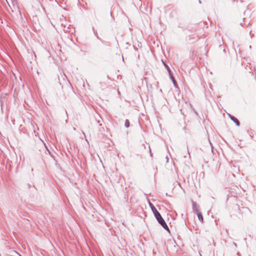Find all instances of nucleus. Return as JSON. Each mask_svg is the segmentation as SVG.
<instances>
[{
    "instance_id": "obj_8",
    "label": "nucleus",
    "mask_w": 256,
    "mask_h": 256,
    "mask_svg": "<svg viewBox=\"0 0 256 256\" xmlns=\"http://www.w3.org/2000/svg\"><path fill=\"white\" fill-rule=\"evenodd\" d=\"M192 209L194 210V211L196 212H198V206H197V204L196 203V202H192Z\"/></svg>"
},
{
    "instance_id": "obj_13",
    "label": "nucleus",
    "mask_w": 256,
    "mask_h": 256,
    "mask_svg": "<svg viewBox=\"0 0 256 256\" xmlns=\"http://www.w3.org/2000/svg\"><path fill=\"white\" fill-rule=\"evenodd\" d=\"M28 188H31L32 186H31V184H28Z\"/></svg>"
},
{
    "instance_id": "obj_1",
    "label": "nucleus",
    "mask_w": 256,
    "mask_h": 256,
    "mask_svg": "<svg viewBox=\"0 0 256 256\" xmlns=\"http://www.w3.org/2000/svg\"><path fill=\"white\" fill-rule=\"evenodd\" d=\"M149 205L158 222L163 218L160 213L151 202H149Z\"/></svg>"
},
{
    "instance_id": "obj_5",
    "label": "nucleus",
    "mask_w": 256,
    "mask_h": 256,
    "mask_svg": "<svg viewBox=\"0 0 256 256\" xmlns=\"http://www.w3.org/2000/svg\"><path fill=\"white\" fill-rule=\"evenodd\" d=\"M169 76H170V80L172 82V83H173L174 86H175V88H177L178 87V84H177L176 82V80L174 78V77L172 75V74H170Z\"/></svg>"
},
{
    "instance_id": "obj_15",
    "label": "nucleus",
    "mask_w": 256,
    "mask_h": 256,
    "mask_svg": "<svg viewBox=\"0 0 256 256\" xmlns=\"http://www.w3.org/2000/svg\"><path fill=\"white\" fill-rule=\"evenodd\" d=\"M198 2H199V3H200H200H201V2H200V0H198Z\"/></svg>"
},
{
    "instance_id": "obj_10",
    "label": "nucleus",
    "mask_w": 256,
    "mask_h": 256,
    "mask_svg": "<svg viewBox=\"0 0 256 256\" xmlns=\"http://www.w3.org/2000/svg\"><path fill=\"white\" fill-rule=\"evenodd\" d=\"M124 126L126 128H128L130 126V122L128 120H126L125 122H124Z\"/></svg>"
},
{
    "instance_id": "obj_14",
    "label": "nucleus",
    "mask_w": 256,
    "mask_h": 256,
    "mask_svg": "<svg viewBox=\"0 0 256 256\" xmlns=\"http://www.w3.org/2000/svg\"><path fill=\"white\" fill-rule=\"evenodd\" d=\"M233 244H234V245L236 247H237V244H236V243L234 242V243H233Z\"/></svg>"
},
{
    "instance_id": "obj_11",
    "label": "nucleus",
    "mask_w": 256,
    "mask_h": 256,
    "mask_svg": "<svg viewBox=\"0 0 256 256\" xmlns=\"http://www.w3.org/2000/svg\"><path fill=\"white\" fill-rule=\"evenodd\" d=\"M149 149H150V154L151 156H152V152L150 148V146H149Z\"/></svg>"
},
{
    "instance_id": "obj_9",
    "label": "nucleus",
    "mask_w": 256,
    "mask_h": 256,
    "mask_svg": "<svg viewBox=\"0 0 256 256\" xmlns=\"http://www.w3.org/2000/svg\"><path fill=\"white\" fill-rule=\"evenodd\" d=\"M162 63H163L165 68L166 69L167 71L168 72L169 75L170 74H172L171 70H170V67L168 66V65L166 64H165L163 61H162Z\"/></svg>"
},
{
    "instance_id": "obj_3",
    "label": "nucleus",
    "mask_w": 256,
    "mask_h": 256,
    "mask_svg": "<svg viewBox=\"0 0 256 256\" xmlns=\"http://www.w3.org/2000/svg\"><path fill=\"white\" fill-rule=\"evenodd\" d=\"M158 222L162 226L164 229L166 230V231H168V232H170V229L168 228V226L167 224H166V222H165V220H164V218H162V220H159Z\"/></svg>"
},
{
    "instance_id": "obj_6",
    "label": "nucleus",
    "mask_w": 256,
    "mask_h": 256,
    "mask_svg": "<svg viewBox=\"0 0 256 256\" xmlns=\"http://www.w3.org/2000/svg\"><path fill=\"white\" fill-rule=\"evenodd\" d=\"M231 120L232 121H233L236 124V126H240V122L238 121V120L235 116H232V118Z\"/></svg>"
},
{
    "instance_id": "obj_4",
    "label": "nucleus",
    "mask_w": 256,
    "mask_h": 256,
    "mask_svg": "<svg viewBox=\"0 0 256 256\" xmlns=\"http://www.w3.org/2000/svg\"><path fill=\"white\" fill-rule=\"evenodd\" d=\"M158 222L162 226L164 229L166 230V231H168V232H170V229L168 228V226L167 224H166V222H165V220H164V218H162V220H159Z\"/></svg>"
},
{
    "instance_id": "obj_7",
    "label": "nucleus",
    "mask_w": 256,
    "mask_h": 256,
    "mask_svg": "<svg viewBox=\"0 0 256 256\" xmlns=\"http://www.w3.org/2000/svg\"><path fill=\"white\" fill-rule=\"evenodd\" d=\"M198 220L202 222H204L203 216L201 212L199 211L196 212Z\"/></svg>"
},
{
    "instance_id": "obj_12",
    "label": "nucleus",
    "mask_w": 256,
    "mask_h": 256,
    "mask_svg": "<svg viewBox=\"0 0 256 256\" xmlns=\"http://www.w3.org/2000/svg\"><path fill=\"white\" fill-rule=\"evenodd\" d=\"M228 117L230 118V120L232 119V116H232V115H231L230 114H228Z\"/></svg>"
},
{
    "instance_id": "obj_2",
    "label": "nucleus",
    "mask_w": 256,
    "mask_h": 256,
    "mask_svg": "<svg viewBox=\"0 0 256 256\" xmlns=\"http://www.w3.org/2000/svg\"><path fill=\"white\" fill-rule=\"evenodd\" d=\"M158 222L162 226L164 229L166 230V231H168V232H170V229L168 228V226L167 224H166V222H165V220H164V218H162V220H159Z\"/></svg>"
},
{
    "instance_id": "obj_16",
    "label": "nucleus",
    "mask_w": 256,
    "mask_h": 256,
    "mask_svg": "<svg viewBox=\"0 0 256 256\" xmlns=\"http://www.w3.org/2000/svg\"><path fill=\"white\" fill-rule=\"evenodd\" d=\"M2 102H1V107L2 108Z\"/></svg>"
}]
</instances>
